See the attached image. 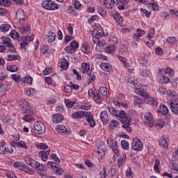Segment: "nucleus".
I'll list each match as a JSON object with an SVG mask.
<instances>
[{"label": "nucleus", "mask_w": 178, "mask_h": 178, "mask_svg": "<svg viewBox=\"0 0 178 178\" xmlns=\"http://www.w3.org/2000/svg\"><path fill=\"white\" fill-rule=\"evenodd\" d=\"M115 118L120 120L122 119V127L125 129L126 131L128 133H131L133 129H131V116L129 113H126V112L123 110H118L117 113H115Z\"/></svg>", "instance_id": "1"}, {"label": "nucleus", "mask_w": 178, "mask_h": 178, "mask_svg": "<svg viewBox=\"0 0 178 178\" xmlns=\"http://www.w3.org/2000/svg\"><path fill=\"white\" fill-rule=\"evenodd\" d=\"M73 119H82L85 116L90 127H95V120L92 116V113L88 111H76L75 113L72 115Z\"/></svg>", "instance_id": "2"}, {"label": "nucleus", "mask_w": 178, "mask_h": 178, "mask_svg": "<svg viewBox=\"0 0 178 178\" xmlns=\"http://www.w3.org/2000/svg\"><path fill=\"white\" fill-rule=\"evenodd\" d=\"M25 162L31 168H33V169H36L38 171L44 172V165L40 164V162L31 159V157H26Z\"/></svg>", "instance_id": "3"}, {"label": "nucleus", "mask_w": 178, "mask_h": 178, "mask_svg": "<svg viewBox=\"0 0 178 178\" xmlns=\"http://www.w3.org/2000/svg\"><path fill=\"white\" fill-rule=\"evenodd\" d=\"M41 5L46 10H56L59 8V5L51 0H44Z\"/></svg>", "instance_id": "4"}, {"label": "nucleus", "mask_w": 178, "mask_h": 178, "mask_svg": "<svg viewBox=\"0 0 178 178\" xmlns=\"http://www.w3.org/2000/svg\"><path fill=\"white\" fill-rule=\"evenodd\" d=\"M33 128L36 134H44L45 133V125L41 121L35 122L33 124Z\"/></svg>", "instance_id": "5"}, {"label": "nucleus", "mask_w": 178, "mask_h": 178, "mask_svg": "<svg viewBox=\"0 0 178 178\" xmlns=\"http://www.w3.org/2000/svg\"><path fill=\"white\" fill-rule=\"evenodd\" d=\"M131 148L134 151H141L143 149V143L140 139L134 138Z\"/></svg>", "instance_id": "6"}, {"label": "nucleus", "mask_w": 178, "mask_h": 178, "mask_svg": "<svg viewBox=\"0 0 178 178\" xmlns=\"http://www.w3.org/2000/svg\"><path fill=\"white\" fill-rule=\"evenodd\" d=\"M134 92H136V94H138V95H140V97H143L145 100L149 98V94H148L147 90L143 88H135Z\"/></svg>", "instance_id": "7"}, {"label": "nucleus", "mask_w": 178, "mask_h": 178, "mask_svg": "<svg viewBox=\"0 0 178 178\" xmlns=\"http://www.w3.org/2000/svg\"><path fill=\"white\" fill-rule=\"evenodd\" d=\"M19 105L21 109H22L24 113H27V112L31 109V107L27 104V100L24 99L19 100Z\"/></svg>", "instance_id": "8"}, {"label": "nucleus", "mask_w": 178, "mask_h": 178, "mask_svg": "<svg viewBox=\"0 0 178 178\" xmlns=\"http://www.w3.org/2000/svg\"><path fill=\"white\" fill-rule=\"evenodd\" d=\"M113 3L115 5H118V9L120 10H124V6L129 3V0H113Z\"/></svg>", "instance_id": "9"}, {"label": "nucleus", "mask_w": 178, "mask_h": 178, "mask_svg": "<svg viewBox=\"0 0 178 178\" xmlns=\"http://www.w3.org/2000/svg\"><path fill=\"white\" fill-rule=\"evenodd\" d=\"M16 17L19 19L21 24H24V20H26V15H24V11L23 10H19L16 13Z\"/></svg>", "instance_id": "10"}, {"label": "nucleus", "mask_w": 178, "mask_h": 178, "mask_svg": "<svg viewBox=\"0 0 178 178\" xmlns=\"http://www.w3.org/2000/svg\"><path fill=\"white\" fill-rule=\"evenodd\" d=\"M26 113H29V114H27V115H25L23 118H22V120L24 121V122H27L28 123H31L33 122H34V117L32 115L33 113H34V112H33V111L31 110L29 111H28Z\"/></svg>", "instance_id": "11"}, {"label": "nucleus", "mask_w": 178, "mask_h": 178, "mask_svg": "<svg viewBox=\"0 0 178 178\" xmlns=\"http://www.w3.org/2000/svg\"><path fill=\"white\" fill-rule=\"evenodd\" d=\"M145 118L146 119L149 127H154V117L152 116V114L151 113H146L145 114Z\"/></svg>", "instance_id": "12"}, {"label": "nucleus", "mask_w": 178, "mask_h": 178, "mask_svg": "<svg viewBox=\"0 0 178 178\" xmlns=\"http://www.w3.org/2000/svg\"><path fill=\"white\" fill-rule=\"evenodd\" d=\"M169 106L171 109V112H172L174 115H178V100L175 102H170L169 103Z\"/></svg>", "instance_id": "13"}, {"label": "nucleus", "mask_w": 178, "mask_h": 178, "mask_svg": "<svg viewBox=\"0 0 178 178\" xmlns=\"http://www.w3.org/2000/svg\"><path fill=\"white\" fill-rule=\"evenodd\" d=\"M157 112H159V113H161V115L165 116L168 115V113H169V109L164 104H160V106L157 108Z\"/></svg>", "instance_id": "14"}, {"label": "nucleus", "mask_w": 178, "mask_h": 178, "mask_svg": "<svg viewBox=\"0 0 178 178\" xmlns=\"http://www.w3.org/2000/svg\"><path fill=\"white\" fill-rule=\"evenodd\" d=\"M100 145L97 148L98 154H101V156H105V151H106V145L104 142H100Z\"/></svg>", "instance_id": "15"}, {"label": "nucleus", "mask_w": 178, "mask_h": 178, "mask_svg": "<svg viewBox=\"0 0 178 178\" xmlns=\"http://www.w3.org/2000/svg\"><path fill=\"white\" fill-rule=\"evenodd\" d=\"M159 143L161 147L166 149V148H168L169 146V138L163 136L160 138Z\"/></svg>", "instance_id": "16"}, {"label": "nucleus", "mask_w": 178, "mask_h": 178, "mask_svg": "<svg viewBox=\"0 0 178 178\" xmlns=\"http://www.w3.org/2000/svg\"><path fill=\"white\" fill-rule=\"evenodd\" d=\"M109 145L114 154H118V152H119V146L118 145V142H116V140H111Z\"/></svg>", "instance_id": "17"}, {"label": "nucleus", "mask_w": 178, "mask_h": 178, "mask_svg": "<svg viewBox=\"0 0 178 178\" xmlns=\"http://www.w3.org/2000/svg\"><path fill=\"white\" fill-rule=\"evenodd\" d=\"M100 119L101 121L103 122L105 124H106L108 122H109V118L108 117L107 110H105L100 113Z\"/></svg>", "instance_id": "18"}, {"label": "nucleus", "mask_w": 178, "mask_h": 178, "mask_svg": "<svg viewBox=\"0 0 178 178\" xmlns=\"http://www.w3.org/2000/svg\"><path fill=\"white\" fill-rule=\"evenodd\" d=\"M51 149H48L47 151L42 150L39 152V156H41L42 160L44 161V162H47L48 161V156L49 155Z\"/></svg>", "instance_id": "19"}, {"label": "nucleus", "mask_w": 178, "mask_h": 178, "mask_svg": "<svg viewBox=\"0 0 178 178\" xmlns=\"http://www.w3.org/2000/svg\"><path fill=\"white\" fill-rule=\"evenodd\" d=\"M51 119L53 123H59L63 120V115H62V114L56 113L51 117Z\"/></svg>", "instance_id": "20"}, {"label": "nucleus", "mask_w": 178, "mask_h": 178, "mask_svg": "<svg viewBox=\"0 0 178 178\" xmlns=\"http://www.w3.org/2000/svg\"><path fill=\"white\" fill-rule=\"evenodd\" d=\"M9 152V149L6 148V143L1 142L0 143V154L1 155H5Z\"/></svg>", "instance_id": "21"}, {"label": "nucleus", "mask_w": 178, "mask_h": 178, "mask_svg": "<svg viewBox=\"0 0 178 178\" xmlns=\"http://www.w3.org/2000/svg\"><path fill=\"white\" fill-rule=\"evenodd\" d=\"M146 100H147V104L150 105V106H152L153 108H156L158 106V101L155 99V98L149 96V98L146 99Z\"/></svg>", "instance_id": "22"}, {"label": "nucleus", "mask_w": 178, "mask_h": 178, "mask_svg": "<svg viewBox=\"0 0 178 178\" xmlns=\"http://www.w3.org/2000/svg\"><path fill=\"white\" fill-rule=\"evenodd\" d=\"M100 67L104 72H111L112 70V65L108 63H102L100 64Z\"/></svg>", "instance_id": "23"}, {"label": "nucleus", "mask_w": 178, "mask_h": 178, "mask_svg": "<svg viewBox=\"0 0 178 178\" xmlns=\"http://www.w3.org/2000/svg\"><path fill=\"white\" fill-rule=\"evenodd\" d=\"M22 172H24L25 173H27L28 175H33L34 174V169L29 167L27 165L24 164V167L22 170Z\"/></svg>", "instance_id": "24"}, {"label": "nucleus", "mask_w": 178, "mask_h": 178, "mask_svg": "<svg viewBox=\"0 0 178 178\" xmlns=\"http://www.w3.org/2000/svg\"><path fill=\"white\" fill-rule=\"evenodd\" d=\"M112 13V16H113L114 19H115L117 22H119V23H122V22H123V17H122L119 13L114 10Z\"/></svg>", "instance_id": "25"}, {"label": "nucleus", "mask_w": 178, "mask_h": 178, "mask_svg": "<svg viewBox=\"0 0 178 178\" xmlns=\"http://www.w3.org/2000/svg\"><path fill=\"white\" fill-rule=\"evenodd\" d=\"M60 67H61V69L66 70V69L69 67V61H67L66 58L61 59V61L60 63Z\"/></svg>", "instance_id": "26"}, {"label": "nucleus", "mask_w": 178, "mask_h": 178, "mask_svg": "<svg viewBox=\"0 0 178 178\" xmlns=\"http://www.w3.org/2000/svg\"><path fill=\"white\" fill-rule=\"evenodd\" d=\"M56 38V34H55V33L49 32L47 33L48 42H54V41H55Z\"/></svg>", "instance_id": "27"}, {"label": "nucleus", "mask_w": 178, "mask_h": 178, "mask_svg": "<svg viewBox=\"0 0 178 178\" xmlns=\"http://www.w3.org/2000/svg\"><path fill=\"white\" fill-rule=\"evenodd\" d=\"M116 44H118V38L111 37L108 40V45L116 47Z\"/></svg>", "instance_id": "28"}, {"label": "nucleus", "mask_w": 178, "mask_h": 178, "mask_svg": "<svg viewBox=\"0 0 178 178\" xmlns=\"http://www.w3.org/2000/svg\"><path fill=\"white\" fill-rule=\"evenodd\" d=\"M81 51L83 52V54H89L90 52V46L88 45V43H83L82 46L81 47Z\"/></svg>", "instance_id": "29"}, {"label": "nucleus", "mask_w": 178, "mask_h": 178, "mask_svg": "<svg viewBox=\"0 0 178 178\" xmlns=\"http://www.w3.org/2000/svg\"><path fill=\"white\" fill-rule=\"evenodd\" d=\"M134 101L135 105H138L139 106H140V105H141L142 104H144V102H145V101L144 99H143L141 97H140L138 96H134Z\"/></svg>", "instance_id": "30"}, {"label": "nucleus", "mask_w": 178, "mask_h": 178, "mask_svg": "<svg viewBox=\"0 0 178 178\" xmlns=\"http://www.w3.org/2000/svg\"><path fill=\"white\" fill-rule=\"evenodd\" d=\"M104 5L107 9L113 8V1L112 0H104Z\"/></svg>", "instance_id": "31"}, {"label": "nucleus", "mask_w": 178, "mask_h": 178, "mask_svg": "<svg viewBox=\"0 0 178 178\" xmlns=\"http://www.w3.org/2000/svg\"><path fill=\"white\" fill-rule=\"evenodd\" d=\"M56 130L58 133H65L66 134H67V129H66V127L63 125H58L56 127Z\"/></svg>", "instance_id": "32"}, {"label": "nucleus", "mask_w": 178, "mask_h": 178, "mask_svg": "<svg viewBox=\"0 0 178 178\" xmlns=\"http://www.w3.org/2000/svg\"><path fill=\"white\" fill-rule=\"evenodd\" d=\"M11 79L14 80V81H16V83H20L22 76H20V74L19 73L13 74L11 75Z\"/></svg>", "instance_id": "33"}, {"label": "nucleus", "mask_w": 178, "mask_h": 178, "mask_svg": "<svg viewBox=\"0 0 178 178\" xmlns=\"http://www.w3.org/2000/svg\"><path fill=\"white\" fill-rule=\"evenodd\" d=\"M11 29L10 25L8 24H3L0 26V31H2L3 33H6L8 32V30Z\"/></svg>", "instance_id": "34"}, {"label": "nucleus", "mask_w": 178, "mask_h": 178, "mask_svg": "<svg viewBox=\"0 0 178 178\" xmlns=\"http://www.w3.org/2000/svg\"><path fill=\"white\" fill-rule=\"evenodd\" d=\"M82 70H83V73H88L90 72V64L87 63H83L81 64Z\"/></svg>", "instance_id": "35"}, {"label": "nucleus", "mask_w": 178, "mask_h": 178, "mask_svg": "<svg viewBox=\"0 0 178 178\" xmlns=\"http://www.w3.org/2000/svg\"><path fill=\"white\" fill-rule=\"evenodd\" d=\"M93 99L95 101V102H97V104H101V101L102 99L101 94L98 92H96V94L95 93L93 96Z\"/></svg>", "instance_id": "36"}, {"label": "nucleus", "mask_w": 178, "mask_h": 178, "mask_svg": "<svg viewBox=\"0 0 178 178\" xmlns=\"http://www.w3.org/2000/svg\"><path fill=\"white\" fill-rule=\"evenodd\" d=\"M22 83H26V84H33V78L30 76H26L24 78L22 79Z\"/></svg>", "instance_id": "37"}, {"label": "nucleus", "mask_w": 178, "mask_h": 178, "mask_svg": "<svg viewBox=\"0 0 178 178\" xmlns=\"http://www.w3.org/2000/svg\"><path fill=\"white\" fill-rule=\"evenodd\" d=\"M104 51L106 52V54H113V52L116 51V47H113V46L109 45L108 47H106L104 48Z\"/></svg>", "instance_id": "38"}, {"label": "nucleus", "mask_w": 178, "mask_h": 178, "mask_svg": "<svg viewBox=\"0 0 178 178\" xmlns=\"http://www.w3.org/2000/svg\"><path fill=\"white\" fill-rule=\"evenodd\" d=\"M19 56L8 54L6 59L8 62H12L13 60H17Z\"/></svg>", "instance_id": "39"}, {"label": "nucleus", "mask_w": 178, "mask_h": 178, "mask_svg": "<svg viewBox=\"0 0 178 178\" xmlns=\"http://www.w3.org/2000/svg\"><path fill=\"white\" fill-rule=\"evenodd\" d=\"M160 81H161V83H162V84H168V83L170 81V79H169V77L165 75H161L160 76Z\"/></svg>", "instance_id": "40"}, {"label": "nucleus", "mask_w": 178, "mask_h": 178, "mask_svg": "<svg viewBox=\"0 0 178 178\" xmlns=\"http://www.w3.org/2000/svg\"><path fill=\"white\" fill-rule=\"evenodd\" d=\"M48 168H54V169H59L60 165L59 164L54 163V161H49L47 162Z\"/></svg>", "instance_id": "41"}, {"label": "nucleus", "mask_w": 178, "mask_h": 178, "mask_svg": "<svg viewBox=\"0 0 178 178\" xmlns=\"http://www.w3.org/2000/svg\"><path fill=\"white\" fill-rule=\"evenodd\" d=\"M6 69L8 72H12L13 73H15L19 70V67H17L16 65H8L7 66Z\"/></svg>", "instance_id": "42"}, {"label": "nucleus", "mask_w": 178, "mask_h": 178, "mask_svg": "<svg viewBox=\"0 0 178 178\" xmlns=\"http://www.w3.org/2000/svg\"><path fill=\"white\" fill-rule=\"evenodd\" d=\"M14 166L15 168H17V169H19V170H22V169L24 166V163L23 162H21V161H15L14 163Z\"/></svg>", "instance_id": "43"}, {"label": "nucleus", "mask_w": 178, "mask_h": 178, "mask_svg": "<svg viewBox=\"0 0 178 178\" xmlns=\"http://www.w3.org/2000/svg\"><path fill=\"white\" fill-rule=\"evenodd\" d=\"M97 12L101 15V16H102V17H105V16H106V10L101 6L97 8Z\"/></svg>", "instance_id": "44"}, {"label": "nucleus", "mask_w": 178, "mask_h": 178, "mask_svg": "<svg viewBox=\"0 0 178 178\" xmlns=\"http://www.w3.org/2000/svg\"><path fill=\"white\" fill-rule=\"evenodd\" d=\"M118 168H121V166L124 163V162H126V156L123 157V156H120L119 157L118 160Z\"/></svg>", "instance_id": "45"}, {"label": "nucleus", "mask_w": 178, "mask_h": 178, "mask_svg": "<svg viewBox=\"0 0 178 178\" xmlns=\"http://www.w3.org/2000/svg\"><path fill=\"white\" fill-rule=\"evenodd\" d=\"M127 52V46H126V44H121L120 47L119 53L124 55V54H126Z\"/></svg>", "instance_id": "46"}, {"label": "nucleus", "mask_w": 178, "mask_h": 178, "mask_svg": "<svg viewBox=\"0 0 178 178\" xmlns=\"http://www.w3.org/2000/svg\"><path fill=\"white\" fill-rule=\"evenodd\" d=\"M149 6L153 9V10H158L159 5L155 1L152 0L151 3H149Z\"/></svg>", "instance_id": "47"}, {"label": "nucleus", "mask_w": 178, "mask_h": 178, "mask_svg": "<svg viewBox=\"0 0 178 178\" xmlns=\"http://www.w3.org/2000/svg\"><path fill=\"white\" fill-rule=\"evenodd\" d=\"M98 92L100 93L101 95L105 96L106 95V94H108V90L106 89V88L101 86Z\"/></svg>", "instance_id": "48"}, {"label": "nucleus", "mask_w": 178, "mask_h": 178, "mask_svg": "<svg viewBox=\"0 0 178 178\" xmlns=\"http://www.w3.org/2000/svg\"><path fill=\"white\" fill-rule=\"evenodd\" d=\"M36 147H38V148H40V149H43V151L48 149V145L45 143H37Z\"/></svg>", "instance_id": "49"}, {"label": "nucleus", "mask_w": 178, "mask_h": 178, "mask_svg": "<svg viewBox=\"0 0 178 178\" xmlns=\"http://www.w3.org/2000/svg\"><path fill=\"white\" fill-rule=\"evenodd\" d=\"M107 111H108L109 113L112 116H116V113L118 112V110H116L115 108L108 107V108H107Z\"/></svg>", "instance_id": "50"}, {"label": "nucleus", "mask_w": 178, "mask_h": 178, "mask_svg": "<svg viewBox=\"0 0 178 178\" xmlns=\"http://www.w3.org/2000/svg\"><path fill=\"white\" fill-rule=\"evenodd\" d=\"M171 169H173L174 170L178 172V159L172 161Z\"/></svg>", "instance_id": "51"}, {"label": "nucleus", "mask_w": 178, "mask_h": 178, "mask_svg": "<svg viewBox=\"0 0 178 178\" xmlns=\"http://www.w3.org/2000/svg\"><path fill=\"white\" fill-rule=\"evenodd\" d=\"M167 42H168L169 44H175L176 42H177L178 40L177 38L172 36V37H169L167 38L166 40Z\"/></svg>", "instance_id": "52"}, {"label": "nucleus", "mask_w": 178, "mask_h": 178, "mask_svg": "<svg viewBox=\"0 0 178 178\" xmlns=\"http://www.w3.org/2000/svg\"><path fill=\"white\" fill-rule=\"evenodd\" d=\"M44 81L49 86H55V82L54 81V80H52L51 77H45Z\"/></svg>", "instance_id": "53"}, {"label": "nucleus", "mask_w": 178, "mask_h": 178, "mask_svg": "<svg viewBox=\"0 0 178 178\" xmlns=\"http://www.w3.org/2000/svg\"><path fill=\"white\" fill-rule=\"evenodd\" d=\"M18 145L19 147H21V148H24V149H29V146H27V143H26L23 140L18 141Z\"/></svg>", "instance_id": "54"}, {"label": "nucleus", "mask_w": 178, "mask_h": 178, "mask_svg": "<svg viewBox=\"0 0 178 178\" xmlns=\"http://www.w3.org/2000/svg\"><path fill=\"white\" fill-rule=\"evenodd\" d=\"M121 145H122V147L123 148V149H126L127 151H128V149L129 148V142H127V140H122Z\"/></svg>", "instance_id": "55"}, {"label": "nucleus", "mask_w": 178, "mask_h": 178, "mask_svg": "<svg viewBox=\"0 0 178 178\" xmlns=\"http://www.w3.org/2000/svg\"><path fill=\"white\" fill-rule=\"evenodd\" d=\"M12 38H13L14 40H17V38H19V35H20V34L19 33H17L16 31H12L10 33Z\"/></svg>", "instance_id": "56"}, {"label": "nucleus", "mask_w": 178, "mask_h": 178, "mask_svg": "<svg viewBox=\"0 0 178 178\" xmlns=\"http://www.w3.org/2000/svg\"><path fill=\"white\" fill-rule=\"evenodd\" d=\"M88 75L89 76L90 78V81L88 83V84H90L91 81H94L95 80V74H94V72H92V70L90 72H88Z\"/></svg>", "instance_id": "57"}, {"label": "nucleus", "mask_w": 178, "mask_h": 178, "mask_svg": "<svg viewBox=\"0 0 178 178\" xmlns=\"http://www.w3.org/2000/svg\"><path fill=\"white\" fill-rule=\"evenodd\" d=\"M1 6H9L10 5V0H0Z\"/></svg>", "instance_id": "58"}, {"label": "nucleus", "mask_w": 178, "mask_h": 178, "mask_svg": "<svg viewBox=\"0 0 178 178\" xmlns=\"http://www.w3.org/2000/svg\"><path fill=\"white\" fill-rule=\"evenodd\" d=\"M139 63L141 65H145L147 62H148V58L145 56V57H139L138 58Z\"/></svg>", "instance_id": "59"}, {"label": "nucleus", "mask_w": 178, "mask_h": 178, "mask_svg": "<svg viewBox=\"0 0 178 178\" xmlns=\"http://www.w3.org/2000/svg\"><path fill=\"white\" fill-rule=\"evenodd\" d=\"M65 51L68 54H74L76 52V49H73L71 46H67L65 48Z\"/></svg>", "instance_id": "60"}, {"label": "nucleus", "mask_w": 178, "mask_h": 178, "mask_svg": "<svg viewBox=\"0 0 178 178\" xmlns=\"http://www.w3.org/2000/svg\"><path fill=\"white\" fill-rule=\"evenodd\" d=\"M70 46L72 47L73 49H77L79 48V42L76 40H73L70 42Z\"/></svg>", "instance_id": "61"}, {"label": "nucleus", "mask_w": 178, "mask_h": 178, "mask_svg": "<svg viewBox=\"0 0 178 178\" xmlns=\"http://www.w3.org/2000/svg\"><path fill=\"white\" fill-rule=\"evenodd\" d=\"M49 49V47L45 44L42 45L40 49V52L42 54V55H45L46 52H48Z\"/></svg>", "instance_id": "62"}, {"label": "nucleus", "mask_w": 178, "mask_h": 178, "mask_svg": "<svg viewBox=\"0 0 178 178\" xmlns=\"http://www.w3.org/2000/svg\"><path fill=\"white\" fill-rule=\"evenodd\" d=\"M65 104L67 108H72L73 105H74V103H73V102L66 99H65Z\"/></svg>", "instance_id": "63"}, {"label": "nucleus", "mask_w": 178, "mask_h": 178, "mask_svg": "<svg viewBox=\"0 0 178 178\" xmlns=\"http://www.w3.org/2000/svg\"><path fill=\"white\" fill-rule=\"evenodd\" d=\"M159 163H160L159 160L156 159L155 163H154V169L156 173H158V172H159Z\"/></svg>", "instance_id": "64"}]
</instances>
